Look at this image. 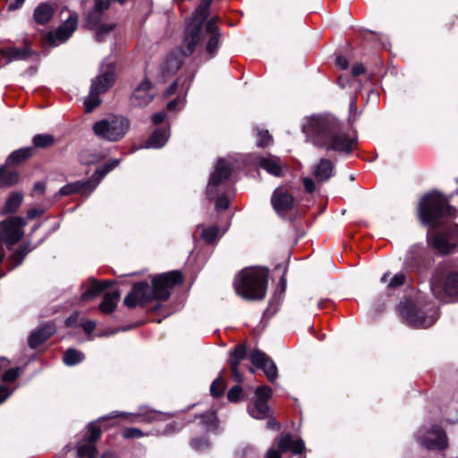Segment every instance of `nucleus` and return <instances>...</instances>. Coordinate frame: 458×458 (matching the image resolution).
I'll return each mask as SVG.
<instances>
[{
    "label": "nucleus",
    "instance_id": "nucleus-64",
    "mask_svg": "<svg viewBox=\"0 0 458 458\" xmlns=\"http://www.w3.org/2000/svg\"><path fill=\"white\" fill-rule=\"evenodd\" d=\"M45 190V185L41 182H38L34 185V191L43 192Z\"/></svg>",
    "mask_w": 458,
    "mask_h": 458
},
{
    "label": "nucleus",
    "instance_id": "nucleus-62",
    "mask_svg": "<svg viewBox=\"0 0 458 458\" xmlns=\"http://www.w3.org/2000/svg\"><path fill=\"white\" fill-rule=\"evenodd\" d=\"M349 77L345 74L340 75L338 78V84L341 88H345L349 84Z\"/></svg>",
    "mask_w": 458,
    "mask_h": 458
},
{
    "label": "nucleus",
    "instance_id": "nucleus-60",
    "mask_svg": "<svg viewBox=\"0 0 458 458\" xmlns=\"http://www.w3.org/2000/svg\"><path fill=\"white\" fill-rule=\"evenodd\" d=\"M231 368V370H232V376H233V378L236 381V382H241L242 380V374L238 371V366H235V367H230Z\"/></svg>",
    "mask_w": 458,
    "mask_h": 458
},
{
    "label": "nucleus",
    "instance_id": "nucleus-33",
    "mask_svg": "<svg viewBox=\"0 0 458 458\" xmlns=\"http://www.w3.org/2000/svg\"><path fill=\"white\" fill-rule=\"evenodd\" d=\"M32 154L31 148H23L13 152L6 160V165L18 164L30 157Z\"/></svg>",
    "mask_w": 458,
    "mask_h": 458
},
{
    "label": "nucleus",
    "instance_id": "nucleus-24",
    "mask_svg": "<svg viewBox=\"0 0 458 458\" xmlns=\"http://www.w3.org/2000/svg\"><path fill=\"white\" fill-rule=\"evenodd\" d=\"M335 165L327 158H321L313 167V174L318 182H325L334 174Z\"/></svg>",
    "mask_w": 458,
    "mask_h": 458
},
{
    "label": "nucleus",
    "instance_id": "nucleus-5",
    "mask_svg": "<svg viewBox=\"0 0 458 458\" xmlns=\"http://www.w3.org/2000/svg\"><path fill=\"white\" fill-rule=\"evenodd\" d=\"M267 272L263 268H246L234 279L238 295L248 300H262L266 295Z\"/></svg>",
    "mask_w": 458,
    "mask_h": 458
},
{
    "label": "nucleus",
    "instance_id": "nucleus-55",
    "mask_svg": "<svg viewBox=\"0 0 458 458\" xmlns=\"http://www.w3.org/2000/svg\"><path fill=\"white\" fill-rule=\"evenodd\" d=\"M335 64H336L337 67L340 68L341 70H344L348 67L347 59L341 55L337 56Z\"/></svg>",
    "mask_w": 458,
    "mask_h": 458
},
{
    "label": "nucleus",
    "instance_id": "nucleus-27",
    "mask_svg": "<svg viewBox=\"0 0 458 458\" xmlns=\"http://www.w3.org/2000/svg\"><path fill=\"white\" fill-rule=\"evenodd\" d=\"M55 10L48 3H42L34 11L33 17L38 24H46L53 17Z\"/></svg>",
    "mask_w": 458,
    "mask_h": 458
},
{
    "label": "nucleus",
    "instance_id": "nucleus-17",
    "mask_svg": "<svg viewBox=\"0 0 458 458\" xmlns=\"http://www.w3.org/2000/svg\"><path fill=\"white\" fill-rule=\"evenodd\" d=\"M217 21V17H213L207 22L205 26V35L208 38L206 44V53L209 55V57H214L217 54L223 41V34L216 25Z\"/></svg>",
    "mask_w": 458,
    "mask_h": 458
},
{
    "label": "nucleus",
    "instance_id": "nucleus-11",
    "mask_svg": "<svg viewBox=\"0 0 458 458\" xmlns=\"http://www.w3.org/2000/svg\"><path fill=\"white\" fill-rule=\"evenodd\" d=\"M116 59L109 56L104 60L99 68V74L92 81L90 89L93 92L105 93L114 84L115 80Z\"/></svg>",
    "mask_w": 458,
    "mask_h": 458
},
{
    "label": "nucleus",
    "instance_id": "nucleus-23",
    "mask_svg": "<svg viewBox=\"0 0 458 458\" xmlns=\"http://www.w3.org/2000/svg\"><path fill=\"white\" fill-rule=\"evenodd\" d=\"M111 284L110 281L98 282L94 278L89 279L86 284L82 285V301H89L96 298Z\"/></svg>",
    "mask_w": 458,
    "mask_h": 458
},
{
    "label": "nucleus",
    "instance_id": "nucleus-32",
    "mask_svg": "<svg viewBox=\"0 0 458 458\" xmlns=\"http://www.w3.org/2000/svg\"><path fill=\"white\" fill-rule=\"evenodd\" d=\"M18 181V173L9 171L6 166H0V187L11 186Z\"/></svg>",
    "mask_w": 458,
    "mask_h": 458
},
{
    "label": "nucleus",
    "instance_id": "nucleus-9",
    "mask_svg": "<svg viewBox=\"0 0 458 458\" xmlns=\"http://www.w3.org/2000/svg\"><path fill=\"white\" fill-rule=\"evenodd\" d=\"M26 225V219L21 216H11L0 222V263L4 258L3 244L11 249L22 238Z\"/></svg>",
    "mask_w": 458,
    "mask_h": 458
},
{
    "label": "nucleus",
    "instance_id": "nucleus-44",
    "mask_svg": "<svg viewBox=\"0 0 458 458\" xmlns=\"http://www.w3.org/2000/svg\"><path fill=\"white\" fill-rule=\"evenodd\" d=\"M257 400H262L263 402H267L270 398L272 390L268 386H259L255 391Z\"/></svg>",
    "mask_w": 458,
    "mask_h": 458
},
{
    "label": "nucleus",
    "instance_id": "nucleus-14",
    "mask_svg": "<svg viewBox=\"0 0 458 458\" xmlns=\"http://www.w3.org/2000/svg\"><path fill=\"white\" fill-rule=\"evenodd\" d=\"M100 428L97 424L89 425L86 433V441L81 443L77 448L78 456L81 458H97V449L94 445L96 440L100 437ZM101 458H117L113 452H106Z\"/></svg>",
    "mask_w": 458,
    "mask_h": 458
},
{
    "label": "nucleus",
    "instance_id": "nucleus-45",
    "mask_svg": "<svg viewBox=\"0 0 458 458\" xmlns=\"http://www.w3.org/2000/svg\"><path fill=\"white\" fill-rule=\"evenodd\" d=\"M124 438H139L144 436V433L136 428H126L122 433Z\"/></svg>",
    "mask_w": 458,
    "mask_h": 458
},
{
    "label": "nucleus",
    "instance_id": "nucleus-4",
    "mask_svg": "<svg viewBox=\"0 0 458 458\" xmlns=\"http://www.w3.org/2000/svg\"><path fill=\"white\" fill-rule=\"evenodd\" d=\"M182 282V276L179 271L158 275L152 279V289L145 282L135 284L123 302L127 307L134 308L137 305H145L152 300L166 301L172 288Z\"/></svg>",
    "mask_w": 458,
    "mask_h": 458
},
{
    "label": "nucleus",
    "instance_id": "nucleus-39",
    "mask_svg": "<svg viewBox=\"0 0 458 458\" xmlns=\"http://www.w3.org/2000/svg\"><path fill=\"white\" fill-rule=\"evenodd\" d=\"M54 143V138L49 134H38L33 138V144L38 148H46Z\"/></svg>",
    "mask_w": 458,
    "mask_h": 458
},
{
    "label": "nucleus",
    "instance_id": "nucleus-46",
    "mask_svg": "<svg viewBox=\"0 0 458 458\" xmlns=\"http://www.w3.org/2000/svg\"><path fill=\"white\" fill-rule=\"evenodd\" d=\"M405 276L403 273H398L394 275L389 281L388 287L391 289L397 288L403 285L405 282Z\"/></svg>",
    "mask_w": 458,
    "mask_h": 458
},
{
    "label": "nucleus",
    "instance_id": "nucleus-63",
    "mask_svg": "<svg viewBox=\"0 0 458 458\" xmlns=\"http://www.w3.org/2000/svg\"><path fill=\"white\" fill-rule=\"evenodd\" d=\"M176 88H177V82H176V81H174V82H173V83L171 84V86L168 88V89H167V91L165 92V95L166 97H168V96L172 95V94L175 91Z\"/></svg>",
    "mask_w": 458,
    "mask_h": 458
},
{
    "label": "nucleus",
    "instance_id": "nucleus-19",
    "mask_svg": "<svg viewBox=\"0 0 458 458\" xmlns=\"http://www.w3.org/2000/svg\"><path fill=\"white\" fill-rule=\"evenodd\" d=\"M251 363L257 368L261 369L267 379L271 382L277 377V368L274 361L259 350H254L250 356Z\"/></svg>",
    "mask_w": 458,
    "mask_h": 458
},
{
    "label": "nucleus",
    "instance_id": "nucleus-51",
    "mask_svg": "<svg viewBox=\"0 0 458 458\" xmlns=\"http://www.w3.org/2000/svg\"><path fill=\"white\" fill-rule=\"evenodd\" d=\"M183 106V99H181V98H177V99H174L172 101H170L168 104H167V109L169 111H175L177 106L180 108H182Z\"/></svg>",
    "mask_w": 458,
    "mask_h": 458
},
{
    "label": "nucleus",
    "instance_id": "nucleus-2",
    "mask_svg": "<svg viewBox=\"0 0 458 458\" xmlns=\"http://www.w3.org/2000/svg\"><path fill=\"white\" fill-rule=\"evenodd\" d=\"M302 131L315 147L327 150L349 153L355 145V140L343 131L340 122L333 116H311Z\"/></svg>",
    "mask_w": 458,
    "mask_h": 458
},
{
    "label": "nucleus",
    "instance_id": "nucleus-34",
    "mask_svg": "<svg viewBox=\"0 0 458 458\" xmlns=\"http://www.w3.org/2000/svg\"><path fill=\"white\" fill-rule=\"evenodd\" d=\"M105 155L97 150H83L80 155V160L84 165L96 164L104 158Z\"/></svg>",
    "mask_w": 458,
    "mask_h": 458
},
{
    "label": "nucleus",
    "instance_id": "nucleus-26",
    "mask_svg": "<svg viewBox=\"0 0 458 458\" xmlns=\"http://www.w3.org/2000/svg\"><path fill=\"white\" fill-rule=\"evenodd\" d=\"M259 166L270 174L279 177L282 175L284 163L276 156H268L259 159Z\"/></svg>",
    "mask_w": 458,
    "mask_h": 458
},
{
    "label": "nucleus",
    "instance_id": "nucleus-35",
    "mask_svg": "<svg viewBox=\"0 0 458 458\" xmlns=\"http://www.w3.org/2000/svg\"><path fill=\"white\" fill-rule=\"evenodd\" d=\"M84 356L83 354L74 349H68L64 355V362L68 366H72L75 364L80 363L81 360H83Z\"/></svg>",
    "mask_w": 458,
    "mask_h": 458
},
{
    "label": "nucleus",
    "instance_id": "nucleus-56",
    "mask_svg": "<svg viewBox=\"0 0 458 458\" xmlns=\"http://www.w3.org/2000/svg\"><path fill=\"white\" fill-rule=\"evenodd\" d=\"M24 2L25 0H14L8 5V11L13 12L20 9L23 5Z\"/></svg>",
    "mask_w": 458,
    "mask_h": 458
},
{
    "label": "nucleus",
    "instance_id": "nucleus-52",
    "mask_svg": "<svg viewBox=\"0 0 458 458\" xmlns=\"http://www.w3.org/2000/svg\"><path fill=\"white\" fill-rule=\"evenodd\" d=\"M303 185L307 192L311 193L315 190V183L314 181L310 178H304L303 179Z\"/></svg>",
    "mask_w": 458,
    "mask_h": 458
},
{
    "label": "nucleus",
    "instance_id": "nucleus-28",
    "mask_svg": "<svg viewBox=\"0 0 458 458\" xmlns=\"http://www.w3.org/2000/svg\"><path fill=\"white\" fill-rule=\"evenodd\" d=\"M120 296V292L116 290L106 293L103 301L99 305L100 311L106 314L113 312L117 306Z\"/></svg>",
    "mask_w": 458,
    "mask_h": 458
},
{
    "label": "nucleus",
    "instance_id": "nucleus-48",
    "mask_svg": "<svg viewBox=\"0 0 458 458\" xmlns=\"http://www.w3.org/2000/svg\"><path fill=\"white\" fill-rule=\"evenodd\" d=\"M20 374L19 369H11L6 370L3 375V380L4 382H13L15 380Z\"/></svg>",
    "mask_w": 458,
    "mask_h": 458
},
{
    "label": "nucleus",
    "instance_id": "nucleus-30",
    "mask_svg": "<svg viewBox=\"0 0 458 458\" xmlns=\"http://www.w3.org/2000/svg\"><path fill=\"white\" fill-rule=\"evenodd\" d=\"M248 411L250 415L257 420H263L267 418L269 407L267 402L262 400H256L253 406L249 407Z\"/></svg>",
    "mask_w": 458,
    "mask_h": 458
},
{
    "label": "nucleus",
    "instance_id": "nucleus-7",
    "mask_svg": "<svg viewBox=\"0 0 458 458\" xmlns=\"http://www.w3.org/2000/svg\"><path fill=\"white\" fill-rule=\"evenodd\" d=\"M130 123L121 115H110L93 124L94 133L100 139L107 141H118L124 137Z\"/></svg>",
    "mask_w": 458,
    "mask_h": 458
},
{
    "label": "nucleus",
    "instance_id": "nucleus-21",
    "mask_svg": "<svg viewBox=\"0 0 458 458\" xmlns=\"http://www.w3.org/2000/svg\"><path fill=\"white\" fill-rule=\"evenodd\" d=\"M420 442L428 449H445L447 446V437L440 427L434 426Z\"/></svg>",
    "mask_w": 458,
    "mask_h": 458
},
{
    "label": "nucleus",
    "instance_id": "nucleus-13",
    "mask_svg": "<svg viewBox=\"0 0 458 458\" xmlns=\"http://www.w3.org/2000/svg\"><path fill=\"white\" fill-rule=\"evenodd\" d=\"M233 168V163L226 158H221L217 161L215 170L210 175L208 187L207 195L208 199H214L217 192V188L222 186L226 182Z\"/></svg>",
    "mask_w": 458,
    "mask_h": 458
},
{
    "label": "nucleus",
    "instance_id": "nucleus-58",
    "mask_svg": "<svg viewBox=\"0 0 458 458\" xmlns=\"http://www.w3.org/2000/svg\"><path fill=\"white\" fill-rule=\"evenodd\" d=\"M82 327L86 333H91L96 327V323L92 320H89L84 322Z\"/></svg>",
    "mask_w": 458,
    "mask_h": 458
},
{
    "label": "nucleus",
    "instance_id": "nucleus-49",
    "mask_svg": "<svg viewBox=\"0 0 458 458\" xmlns=\"http://www.w3.org/2000/svg\"><path fill=\"white\" fill-rule=\"evenodd\" d=\"M229 206V199L225 195L217 197L216 200V208L217 210L226 209Z\"/></svg>",
    "mask_w": 458,
    "mask_h": 458
},
{
    "label": "nucleus",
    "instance_id": "nucleus-59",
    "mask_svg": "<svg viewBox=\"0 0 458 458\" xmlns=\"http://www.w3.org/2000/svg\"><path fill=\"white\" fill-rule=\"evenodd\" d=\"M43 214L42 209L33 208L28 211V218L32 220Z\"/></svg>",
    "mask_w": 458,
    "mask_h": 458
},
{
    "label": "nucleus",
    "instance_id": "nucleus-36",
    "mask_svg": "<svg viewBox=\"0 0 458 458\" xmlns=\"http://www.w3.org/2000/svg\"><path fill=\"white\" fill-rule=\"evenodd\" d=\"M101 93L93 92L90 89L89 95L84 101L85 111L87 113L92 112L97 106L101 104V99L99 98V95Z\"/></svg>",
    "mask_w": 458,
    "mask_h": 458
},
{
    "label": "nucleus",
    "instance_id": "nucleus-16",
    "mask_svg": "<svg viewBox=\"0 0 458 458\" xmlns=\"http://www.w3.org/2000/svg\"><path fill=\"white\" fill-rule=\"evenodd\" d=\"M78 26V16L72 13L60 25L55 31H48L44 36V40L50 46H57L66 41L76 30Z\"/></svg>",
    "mask_w": 458,
    "mask_h": 458
},
{
    "label": "nucleus",
    "instance_id": "nucleus-42",
    "mask_svg": "<svg viewBox=\"0 0 458 458\" xmlns=\"http://www.w3.org/2000/svg\"><path fill=\"white\" fill-rule=\"evenodd\" d=\"M218 232H219V229L217 226H210V227L203 229V231L201 233V236L208 243H211L217 237Z\"/></svg>",
    "mask_w": 458,
    "mask_h": 458
},
{
    "label": "nucleus",
    "instance_id": "nucleus-6",
    "mask_svg": "<svg viewBox=\"0 0 458 458\" xmlns=\"http://www.w3.org/2000/svg\"><path fill=\"white\" fill-rule=\"evenodd\" d=\"M430 287L435 297L442 301L458 297V268L449 265L437 267L431 279Z\"/></svg>",
    "mask_w": 458,
    "mask_h": 458
},
{
    "label": "nucleus",
    "instance_id": "nucleus-3",
    "mask_svg": "<svg viewBox=\"0 0 458 458\" xmlns=\"http://www.w3.org/2000/svg\"><path fill=\"white\" fill-rule=\"evenodd\" d=\"M213 0H202L191 18L186 29L182 49L179 53L170 54L161 64L160 81H165L168 77L174 75L181 67L182 56L191 55L196 46L202 39L204 33L202 24L209 13V6Z\"/></svg>",
    "mask_w": 458,
    "mask_h": 458
},
{
    "label": "nucleus",
    "instance_id": "nucleus-37",
    "mask_svg": "<svg viewBox=\"0 0 458 458\" xmlns=\"http://www.w3.org/2000/svg\"><path fill=\"white\" fill-rule=\"evenodd\" d=\"M246 356V348L243 345H238L233 350L231 359H230V367H235L239 366L241 361L245 358Z\"/></svg>",
    "mask_w": 458,
    "mask_h": 458
},
{
    "label": "nucleus",
    "instance_id": "nucleus-43",
    "mask_svg": "<svg viewBox=\"0 0 458 458\" xmlns=\"http://www.w3.org/2000/svg\"><path fill=\"white\" fill-rule=\"evenodd\" d=\"M258 137H259L258 141H257L258 146L264 148V147H267V146L271 145L272 137L269 134L268 131L259 130Z\"/></svg>",
    "mask_w": 458,
    "mask_h": 458
},
{
    "label": "nucleus",
    "instance_id": "nucleus-12",
    "mask_svg": "<svg viewBox=\"0 0 458 458\" xmlns=\"http://www.w3.org/2000/svg\"><path fill=\"white\" fill-rule=\"evenodd\" d=\"M110 5L107 0H95L94 9L89 13L87 18L88 25L96 30V38L98 41L105 39L106 36L114 30V24H99L102 19L103 11L108 9Z\"/></svg>",
    "mask_w": 458,
    "mask_h": 458
},
{
    "label": "nucleus",
    "instance_id": "nucleus-1",
    "mask_svg": "<svg viewBox=\"0 0 458 458\" xmlns=\"http://www.w3.org/2000/svg\"><path fill=\"white\" fill-rule=\"evenodd\" d=\"M449 199L437 191L425 195L419 207V215L423 224L430 227L431 232L428 234L434 248L443 253H449L458 243V226L435 232L443 220L454 216L456 210L448 205Z\"/></svg>",
    "mask_w": 458,
    "mask_h": 458
},
{
    "label": "nucleus",
    "instance_id": "nucleus-47",
    "mask_svg": "<svg viewBox=\"0 0 458 458\" xmlns=\"http://www.w3.org/2000/svg\"><path fill=\"white\" fill-rule=\"evenodd\" d=\"M242 393V388L240 386H233L228 394L227 398L230 402H237Z\"/></svg>",
    "mask_w": 458,
    "mask_h": 458
},
{
    "label": "nucleus",
    "instance_id": "nucleus-53",
    "mask_svg": "<svg viewBox=\"0 0 458 458\" xmlns=\"http://www.w3.org/2000/svg\"><path fill=\"white\" fill-rule=\"evenodd\" d=\"M166 114L165 112H158L152 116V122L154 124H159L165 119Z\"/></svg>",
    "mask_w": 458,
    "mask_h": 458
},
{
    "label": "nucleus",
    "instance_id": "nucleus-54",
    "mask_svg": "<svg viewBox=\"0 0 458 458\" xmlns=\"http://www.w3.org/2000/svg\"><path fill=\"white\" fill-rule=\"evenodd\" d=\"M352 72L353 76H358L365 72V68L361 64H355L352 68Z\"/></svg>",
    "mask_w": 458,
    "mask_h": 458
},
{
    "label": "nucleus",
    "instance_id": "nucleus-41",
    "mask_svg": "<svg viewBox=\"0 0 458 458\" xmlns=\"http://www.w3.org/2000/svg\"><path fill=\"white\" fill-rule=\"evenodd\" d=\"M202 423L206 426L207 430L212 431L216 428L217 418L215 412H208L202 416Z\"/></svg>",
    "mask_w": 458,
    "mask_h": 458
},
{
    "label": "nucleus",
    "instance_id": "nucleus-57",
    "mask_svg": "<svg viewBox=\"0 0 458 458\" xmlns=\"http://www.w3.org/2000/svg\"><path fill=\"white\" fill-rule=\"evenodd\" d=\"M10 394L11 391L7 387L0 386V403L6 400Z\"/></svg>",
    "mask_w": 458,
    "mask_h": 458
},
{
    "label": "nucleus",
    "instance_id": "nucleus-61",
    "mask_svg": "<svg viewBox=\"0 0 458 458\" xmlns=\"http://www.w3.org/2000/svg\"><path fill=\"white\" fill-rule=\"evenodd\" d=\"M111 418H117V417H122L125 420H128L131 422L134 421V420H132V418H134V415L132 414H129V413H118V412H113L110 416Z\"/></svg>",
    "mask_w": 458,
    "mask_h": 458
},
{
    "label": "nucleus",
    "instance_id": "nucleus-20",
    "mask_svg": "<svg viewBox=\"0 0 458 458\" xmlns=\"http://www.w3.org/2000/svg\"><path fill=\"white\" fill-rule=\"evenodd\" d=\"M271 203L276 212L284 216L293 208L294 199L284 189L276 188L273 193Z\"/></svg>",
    "mask_w": 458,
    "mask_h": 458
},
{
    "label": "nucleus",
    "instance_id": "nucleus-22",
    "mask_svg": "<svg viewBox=\"0 0 458 458\" xmlns=\"http://www.w3.org/2000/svg\"><path fill=\"white\" fill-rule=\"evenodd\" d=\"M33 54L32 50L28 45L21 48L15 47H4L0 48V55L6 59V63L13 61L26 60Z\"/></svg>",
    "mask_w": 458,
    "mask_h": 458
},
{
    "label": "nucleus",
    "instance_id": "nucleus-15",
    "mask_svg": "<svg viewBox=\"0 0 458 458\" xmlns=\"http://www.w3.org/2000/svg\"><path fill=\"white\" fill-rule=\"evenodd\" d=\"M279 451L270 448L267 452L266 458H281V454L288 451L292 452V458H301V454L305 449L304 443L301 439L293 440L290 434L281 436L278 439Z\"/></svg>",
    "mask_w": 458,
    "mask_h": 458
},
{
    "label": "nucleus",
    "instance_id": "nucleus-29",
    "mask_svg": "<svg viewBox=\"0 0 458 458\" xmlns=\"http://www.w3.org/2000/svg\"><path fill=\"white\" fill-rule=\"evenodd\" d=\"M169 138V131L165 130H156L147 141L148 148H162Z\"/></svg>",
    "mask_w": 458,
    "mask_h": 458
},
{
    "label": "nucleus",
    "instance_id": "nucleus-50",
    "mask_svg": "<svg viewBox=\"0 0 458 458\" xmlns=\"http://www.w3.org/2000/svg\"><path fill=\"white\" fill-rule=\"evenodd\" d=\"M191 445L197 450H202L208 447V443L206 438H197L192 440Z\"/></svg>",
    "mask_w": 458,
    "mask_h": 458
},
{
    "label": "nucleus",
    "instance_id": "nucleus-40",
    "mask_svg": "<svg viewBox=\"0 0 458 458\" xmlns=\"http://www.w3.org/2000/svg\"><path fill=\"white\" fill-rule=\"evenodd\" d=\"M225 389V383L222 377H217L210 386V393L214 397L221 396Z\"/></svg>",
    "mask_w": 458,
    "mask_h": 458
},
{
    "label": "nucleus",
    "instance_id": "nucleus-25",
    "mask_svg": "<svg viewBox=\"0 0 458 458\" xmlns=\"http://www.w3.org/2000/svg\"><path fill=\"white\" fill-rule=\"evenodd\" d=\"M55 332L54 324L49 323L38 331L31 333L29 337V344L31 348L36 349L47 341Z\"/></svg>",
    "mask_w": 458,
    "mask_h": 458
},
{
    "label": "nucleus",
    "instance_id": "nucleus-18",
    "mask_svg": "<svg viewBox=\"0 0 458 458\" xmlns=\"http://www.w3.org/2000/svg\"><path fill=\"white\" fill-rule=\"evenodd\" d=\"M156 93L157 91L152 83L148 79H145L134 89L131 97V102L135 106H147L153 101Z\"/></svg>",
    "mask_w": 458,
    "mask_h": 458
},
{
    "label": "nucleus",
    "instance_id": "nucleus-38",
    "mask_svg": "<svg viewBox=\"0 0 458 458\" xmlns=\"http://www.w3.org/2000/svg\"><path fill=\"white\" fill-rule=\"evenodd\" d=\"M30 251V250L27 246H23L22 248L15 250L11 256L13 267L19 266Z\"/></svg>",
    "mask_w": 458,
    "mask_h": 458
},
{
    "label": "nucleus",
    "instance_id": "nucleus-31",
    "mask_svg": "<svg viewBox=\"0 0 458 458\" xmlns=\"http://www.w3.org/2000/svg\"><path fill=\"white\" fill-rule=\"evenodd\" d=\"M23 200V196L20 192L12 193L7 199L4 208V213L10 214L14 213L18 210L20 206L21 205Z\"/></svg>",
    "mask_w": 458,
    "mask_h": 458
},
{
    "label": "nucleus",
    "instance_id": "nucleus-10",
    "mask_svg": "<svg viewBox=\"0 0 458 458\" xmlns=\"http://www.w3.org/2000/svg\"><path fill=\"white\" fill-rule=\"evenodd\" d=\"M119 164V159H114L108 164H106L102 169H98L93 174V177L84 182H76L72 183H68L62 187L59 191V196H68L73 193H81V194H90L97 185L99 183L101 179L107 174L110 171H112L114 167H116Z\"/></svg>",
    "mask_w": 458,
    "mask_h": 458
},
{
    "label": "nucleus",
    "instance_id": "nucleus-8",
    "mask_svg": "<svg viewBox=\"0 0 458 458\" xmlns=\"http://www.w3.org/2000/svg\"><path fill=\"white\" fill-rule=\"evenodd\" d=\"M399 309L407 323L418 328H427L432 326L438 318V312L435 306L428 307L425 312L419 310L411 301H402Z\"/></svg>",
    "mask_w": 458,
    "mask_h": 458
}]
</instances>
